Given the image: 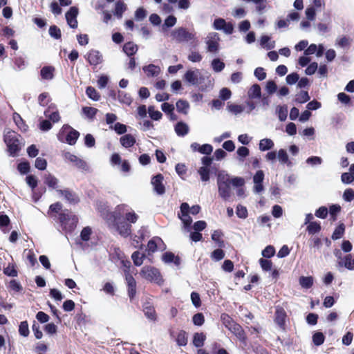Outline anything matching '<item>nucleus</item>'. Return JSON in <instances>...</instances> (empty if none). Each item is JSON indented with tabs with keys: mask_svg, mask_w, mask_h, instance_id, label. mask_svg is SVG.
Listing matches in <instances>:
<instances>
[{
	"mask_svg": "<svg viewBox=\"0 0 354 354\" xmlns=\"http://www.w3.org/2000/svg\"><path fill=\"white\" fill-rule=\"evenodd\" d=\"M274 146V142L271 139L264 138L259 142V149L261 151H266L271 149Z\"/></svg>",
	"mask_w": 354,
	"mask_h": 354,
	"instance_id": "5fc2aeb1",
	"label": "nucleus"
},
{
	"mask_svg": "<svg viewBox=\"0 0 354 354\" xmlns=\"http://www.w3.org/2000/svg\"><path fill=\"white\" fill-rule=\"evenodd\" d=\"M201 73L199 70H188L184 75V80L192 85H199L201 84L204 77H199Z\"/></svg>",
	"mask_w": 354,
	"mask_h": 354,
	"instance_id": "2eb2a0df",
	"label": "nucleus"
},
{
	"mask_svg": "<svg viewBox=\"0 0 354 354\" xmlns=\"http://www.w3.org/2000/svg\"><path fill=\"white\" fill-rule=\"evenodd\" d=\"M164 176L157 173L151 176V184L153 186V192L158 196H162L165 194L166 188L163 183Z\"/></svg>",
	"mask_w": 354,
	"mask_h": 354,
	"instance_id": "9d476101",
	"label": "nucleus"
},
{
	"mask_svg": "<svg viewBox=\"0 0 354 354\" xmlns=\"http://www.w3.org/2000/svg\"><path fill=\"white\" fill-rule=\"evenodd\" d=\"M57 326L53 322L47 323L44 326V330L49 335H55L57 333Z\"/></svg>",
	"mask_w": 354,
	"mask_h": 354,
	"instance_id": "69168bd1",
	"label": "nucleus"
},
{
	"mask_svg": "<svg viewBox=\"0 0 354 354\" xmlns=\"http://www.w3.org/2000/svg\"><path fill=\"white\" fill-rule=\"evenodd\" d=\"M174 131L178 136L184 137L189 133V127L185 122L179 121L175 124Z\"/></svg>",
	"mask_w": 354,
	"mask_h": 354,
	"instance_id": "c85d7f7f",
	"label": "nucleus"
},
{
	"mask_svg": "<svg viewBox=\"0 0 354 354\" xmlns=\"http://www.w3.org/2000/svg\"><path fill=\"white\" fill-rule=\"evenodd\" d=\"M161 243L163 245V248H161V251H165L167 246L162 239L158 236H155L149 240L147 243V248L146 250L149 252L154 253L158 250V244Z\"/></svg>",
	"mask_w": 354,
	"mask_h": 354,
	"instance_id": "6ab92c4d",
	"label": "nucleus"
},
{
	"mask_svg": "<svg viewBox=\"0 0 354 354\" xmlns=\"http://www.w3.org/2000/svg\"><path fill=\"white\" fill-rule=\"evenodd\" d=\"M206 334L203 332H196L192 337V344L198 349L202 348L206 340Z\"/></svg>",
	"mask_w": 354,
	"mask_h": 354,
	"instance_id": "cd10ccee",
	"label": "nucleus"
},
{
	"mask_svg": "<svg viewBox=\"0 0 354 354\" xmlns=\"http://www.w3.org/2000/svg\"><path fill=\"white\" fill-rule=\"evenodd\" d=\"M226 109L230 113L234 115L239 114L243 111V107L241 105L234 104L230 102L227 104Z\"/></svg>",
	"mask_w": 354,
	"mask_h": 354,
	"instance_id": "13d9d810",
	"label": "nucleus"
},
{
	"mask_svg": "<svg viewBox=\"0 0 354 354\" xmlns=\"http://www.w3.org/2000/svg\"><path fill=\"white\" fill-rule=\"evenodd\" d=\"M124 205H118L115 207V211H106V215H104V219L111 221L113 227L122 219L121 211Z\"/></svg>",
	"mask_w": 354,
	"mask_h": 354,
	"instance_id": "ddd939ff",
	"label": "nucleus"
},
{
	"mask_svg": "<svg viewBox=\"0 0 354 354\" xmlns=\"http://www.w3.org/2000/svg\"><path fill=\"white\" fill-rule=\"evenodd\" d=\"M44 183L51 189H56L58 187V179L51 174H46Z\"/></svg>",
	"mask_w": 354,
	"mask_h": 354,
	"instance_id": "e433bc0d",
	"label": "nucleus"
},
{
	"mask_svg": "<svg viewBox=\"0 0 354 354\" xmlns=\"http://www.w3.org/2000/svg\"><path fill=\"white\" fill-rule=\"evenodd\" d=\"M138 218V215L134 211L127 212L124 216H122V219L131 225V224L136 223Z\"/></svg>",
	"mask_w": 354,
	"mask_h": 354,
	"instance_id": "864d4df0",
	"label": "nucleus"
},
{
	"mask_svg": "<svg viewBox=\"0 0 354 354\" xmlns=\"http://www.w3.org/2000/svg\"><path fill=\"white\" fill-rule=\"evenodd\" d=\"M56 192L64 198L68 203L75 205L80 203V198L79 195L69 188L64 189H56Z\"/></svg>",
	"mask_w": 354,
	"mask_h": 354,
	"instance_id": "9b49d317",
	"label": "nucleus"
},
{
	"mask_svg": "<svg viewBox=\"0 0 354 354\" xmlns=\"http://www.w3.org/2000/svg\"><path fill=\"white\" fill-rule=\"evenodd\" d=\"M226 182H228L229 184H232L234 187H242L245 183V180L243 178L235 177V178H233L231 180H230V178L228 177L225 178L223 175V183H226Z\"/></svg>",
	"mask_w": 354,
	"mask_h": 354,
	"instance_id": "de8ad7c7",
	"label": "nucleus"
},
{
	"mask_svg": "<svg viewBox=\"0 0 354 354\" xmlns=\"http://www.w3.org/2000/svg\"><path fill=\"white\" fill-rule=\"evenodd\" d=\"M3 274L9 277H17L18 276V270L15 263H9L7 267L3 270Z\"/></svg>",
	"mask_w": 354,
	"mask_h": 354,
	"instance_id": "f704fd0d",
	"label": "nucleus"
},
{
	"mask_svg": "<svg viewBox=\"0 0 354 354\" xmlns=\"http://www.w3.org/2000/svg\"><path fill=\"white\" fill-rule=\"evenodd\" d=\"M192 323L196 326H201L205 323V316L202 313H197L192 317Z\"/></svg>",
	"mask_w": 354,
	"mask_h": 354,
	"instance_id": "052dcab7",
	"label": "nucleus"
},
{
	"mask_svg": "<svg viewBox=\"0 0 354 354\" xmlns=\"http://www.w3.org/2000/svg\"><path fill=\"white\" fill-rule=\"evenodd\" d=\"M161 260L165 264H174L176 266H179L181 263L180 257L171 251L165 252L161 256Z\"/></svg>",
	"mask_w": 354,
	"mask_h": 354,
	"instance_id": "aec40b11",
	"label": "nucleus"
},
{
	"mask_svg": "<svg viewBox=\"0 0 354 354\" xmlns=\"http://www.w3.org/2000/svg\"><path fill=\"white\" fill-rule=\"evenodd\" d=\"M98 110L95 108L91 106H84L82 108L83 113L89 119L93 120Z\"/></svg>",
	"mask_w": 354,
	"mask_h": 354,
	"instance_id": "e2e57ef3",
	"label": "nucleus"
},
{
	"mask_svg": "<svg viewBox=\"0 0 354 354\" xmlns=\"http://www.w3.org/2000/svg\"><path fill=\"white\" fill-rule=\"evenodd\" d=\"M44 115L48 118L50 121L53 123L58 122L61 118L58 111L56 109L55 105L53 104L48 105V109L44 111Z\"/></svg>",
	"mask_w": 354,
	"mask_h": 354,
	"instance_id": "b1692460",
	"label": "nucleus"
},
{
	"mask_svg": "<svg viewBox=\"0 0 354 354\" xmlns=\"http://www.w3.org/2000/svg\"><path fill=\"white\" fill-rule=\"evenodd\" d=\"M19 334L24 337H27L30 334L28 322L27 320L22 321L19 324Z\"/></svg>",
	"mask_w": 354,
	"mask_h": 354,
	"instance_id": "603ef678",
	"label": "nucleus"
},
{
	"mask_svg": "<svg viewBox=\"0 0 354 354\" xmlns=\"http://www.w3.org/2000/svg\"><path fill=\"white\" fill-rule=\"evenodd\" d=\"M190 297L192 305L196 308H199L202 304L200 294L196 291H193L191 292Z\"/></svg>",
	"mask_w": 354,
	"mask_h": 354,
	"instance_id": "0e129e2a",
	"label": "nucleus"
},
{
	"mask_svg": "<svg viewBox=\"0 0 354 354\" xmlns=\"http://www.w3.org/2000/svg\"><path fill=\"white\" fill-rule=\"evenodd\" d=\"M140 275L150 282H154L158 286H162L164 283V279L160 270L151 266H146L140 270Z\"/></svg>",
	"mask_w": 354,
	"mask_h": 354,
	"instance_id": "423d86ee",
	"label": "nucleus"
},
{
	"mask_svg": "<svg viewBox=\"0 0 354 354\" xmlns=\"http://www.w3.org/2000/svg\"><path fill=\"white\" fill-rule=\"evenodd\" d=\"M175 171L178 176L182 179L185 180V175L187 171V168L184 163H177L175 166Z\"/></svg>",
	"mask_w": 354,
	"mask_h": 354,
	"instance_id": "6e6d98bb",
	"label": "nucleus"
},
{
	"mask_svg": "<svg viewBox=\"0 0 354 354\" xmlns=\"http://www.w3.org/2000/svg\"><path fill=\"white\" fill-rule=\"evenodd\" d=\"M12 228L10 217L4 212H0V230L3 234L8 233Z\"/></svg>",
	"mask_w": 354,
	"mask_h": 354,
	"instance_id": "a878e982",
	"label": "nucleus"
},
{
	"mask_svg": "<svg viewBox=\"0 0 354 354\" xmlns=\"http://www.w3.org/2000/svg\"><path fill=\"white\" fill-rule=\"evenodd\" d=\"M127 10V6L122 1H118L115 4V10L113 11V15L118 18L121 19L122 17L123 13Z\"/></svg>",
	"mask_w": 354,
	"mask_h": 354,
	"instance_id": "79ce46f5",
	"label": "nucleus"
},
{
	"mask_svg": "<svg viewBox=\"0 0 354 354\" xmlns=\"http://www.w3.org/2000/svg\"><path fill=\"white\" fill-rule=\"evenodd\" d=\"M122 50L129 57H133L138 50V46L132 41H128L123 45Z\"/></svg>",
	"mask_w": 354,
	"mask_h": 354,
	"instance_id": "c756f323",
	"label": "nucleus"
},
{
	"mask_svg": "<svg viewBox=\"0 0 354 354\" xmlns=\"http://www.w3.org/2000/svg\"><path fill=\"white\" fill-rule=\"evenodd\" d=\"M57 136L60 142L74 145L80 137V133L69 124H64Z\"/></svg>",
	"mask_w": 354,
	"mask_h": 354,
	"instance_id": "20e7f679",
	"label": "nucleus"
},
{
	"mask_svg": "<svg viewBox=\"0 0 354 354\" xmlns=\"http://www.w3.org/2000/svg\"><path fill=\"white\" fill-rule=\"evenodd\" d=\"M110 163L113 167H117L123 173H129L131 169L129 162L122 159V156H110Z\"/></svg>",
	"mask_w": 354,
	"mask_h": 354,
	"instance_id": "f8f14e48",
	"label": "nucleus"
},
{
	"mask_svg": "<svg viewBox=\"0 0 354 354\" xmlns=\"http://www.w3.org/2000/svg\"><path fill=\"white\" fill-rule=\"evenodd\" d=\"M338 263L340 266H344L348 270L354 269V259L352 257L351 254L346 255Z\"/></svg>",
	"mask_w": 354,
	"mask_h": 354,
	"instance_id": "a18cd8bd",
	"label": "nucleus"
},
{
	"mask_svg": "<svg viewBox=\"0 0 354 354\" xmlns=\"http://www.w3.org/2000/svg\"><path fill=\"white\" fill-rule=\"evenodd\" d=\"M70 162L74 163V165L78 169L88 173L91 172V170L88 165L87 162L79 158V156H64Z\"/></svg>",
	"mask_w": 354,
	"mask_h": 354,
	"instance_id": "4be33fe9",
	"label": "nucleus"
},
{
	"mask_svg": "<svg viewBox=\"0 0 354 354\" xmlns=\"http://www.w3.org/2000/svg\"><path fill=\"white\" fill-rule=\"evenodd\" d=\"M214 160L221 161V156H202L201 167H205L207 168H216L215 165L213 163Z\"/></svg>",
	"mask_w": 354,
	"mask_h": 354,
	"instance_id": "2f4dec72",
	"label": "nucleus"
},
{
	"mask_svg": "<svg viewBox=\"0 0 354 354\" xmlns=\"http://www.w3.org/2000/svg\"><path fill=\"white\" fill-rule=\"evenodd\" d=\"M13 120L16 125L20 129L21 131H27L28 126L25 124L24 121L23 120V119L19 113H13Z\"/></svg>",
	"mask_w": 354,
	"mask_h": 354,
	"instance_id": "49530a36",
	"label": "nucleus"
},
{
	"mask_svg": "<svg viewBox=\"0 0 354 354\" xmlns=\"http://www.w3.org/2000/svg\"><path fill=\"white\" fill-rule=\"evenodd\" d=\"M117 98L120 103L127 104L128 106H130L133 101L131 95L129 93L120 90L118 91Z\"/></svg>",
	"mask_w": 354,
	"mask_h": 354,
	"instance_id": "c03bdc74",
	"label": "nucleus"
},
{
	"mask_svg": "<svg viewBox=\"0 0 354 354\" xmlns=\"http://www.w3.org/2000/svg\"><path fill=\"white\" fill-rule=\"evenodd\" d=\"M120 142L124 147L129 148L136 143V139L131 134H125L120 138Z\"/></svg>",
	"mask_w": 354,
	"mask_h": 354,
	"instance_id": "a19ab883",
	"label": "nucleus"
},
{
	"mask_svg": "<svg viewBox=\"0 0 354 354\" xmlns=\"http://www.w3.org/2000/svg\"><path fill=\"white\" fill-rule=\"evenodd\" d=\"M86 94L87 96L94 100L98 101L100 100V95L96 91V89L92 86H88L86 89Z\"/></svg>",
	"mask_w": 354,
	"mask_h": 354,
	"instance_id": "774afa93",
	"label": "nucleus"
},
{
	"mask_svg": "<svg viewBox=\"0 0 354 354\" xmlns=\"http://www.w3.org/2000/svg\"><path fill=\"white\" fill-rule=\"evenodd\" d=\"M59 225L66 234H71L77 227L79 218L77 215L72 214L68 209H64L59 213L57 218Z\"/></svg>",
	"mask_w": 354,
	"mask_h": 354,
	"instance_id": "f257e3e1",
	"label": "nucleus"
},
{
	"mask_svg": "<svg viewBox=\"0 0 354 354\" xmlns=\"http://www.w3.org/2000/svg\"><path fill=\"white\" fill-rule=\"evenodd\" d=\"M3 141L10 155L19 153L24 146V142L21 136L14 131H8L4 133Z\"/></svg>",
	"mask_w": 354,
	"mask_h": 354,
	"instance_id": "f03ea898",
	"label": "nucleus"
},
{
	"mask_svg": "<svg viewBox=\"0 0 354 354\" xmlns=\"http://www.w3.org/2000/svg\"><path fill=\"white\" fill-rule=\"evenodd\" d=\"M114 228L122 237H131V225L123 219L118 223Z\"/></svg>",
	"mask_w": 354,
	"mask_h": 354,
	"instance_id": "a211bd4d",
	"label": "nucleus"
},
{
	"mask_svg": "<svg viewBox=\"0 0 354 354\" xmlns=\"http://www.w3.org/2000/svg\"><path fill=\"white\" fill-rule=\"evenodd\" d=\"M190 147L194 153H199L202 155H212L213 147L209 144H203L201 145L197 142L191 144Z\"/></svg>",
	"mask_w": 354,
	"mask_h": 354,
	"instance_id": "412c9836",
	"label": "nucleus"
},
{
	"mask_svg": "<svg viewBox=\"0 0 354 354\" xmlns=\"http://www.w3.org/2000/svg\"><path fill=\"white\" fill-rule=\"evenodd\" d=\"M248 95L250 99H259L261 97V91L259 84H253L248 90Z\"/></svg>",
	"mask_w": 354,
	"mask_h": 354,
	"instance_id": "37998d69",
	"label": "nucleus"
},
{
	"mask_svg": "<svg viewBox=\"0 0 354 354\" xmlns=\"http://www.w3.org/2000/svg\"><path fill=\"white\" fill-rule=\"evenodd\" d=\"M48 33H49V35L55 39H61V37H62L61 30L56 25H52L49 27Z\"/></svg>",
	"mask_w": 354,
	"mask_h": 354,
	"instance_id": "4d7b16f0",
	"label": "nucleus"
},
{
	"mask_svg": "<svg viewBox=\"0 0 354 354\" xmlns=\"http://www.w3.org/2000/svg\"><path fill=\"white\" fill-rule=\"evenodd\" d=\"M62 208H63V205L61 202H59V201L55 202V203L50 205V206L48 207V214L50 216H52L53 213L57 214V215H58L57 218H58L59 213H60L61 212H62L64 210V209H62Z\"/></svg>",
	"mask_w": 354,
	"mask_h": 354,
	"instance_id": "3c124183",
	"label": "nucleus"
},
{
	"mask_svg": "<svg viewBox=\"0 0 354 354\" xmlns=\"http://www.w3.org/2000/svg\"><path fill=\"white\" fill-rule=\"evenodd\" d=\"M286 317V313L285 310L279 306H277L275 311V322L281 327L285 324V319Z\"/></svg>",
	"mask_w": 354,
	"mask_h": 354,
	"instance_id": "72a5a7b5",
	"label": "nucleus"
},
{
	"mask_svg": "<svg viewBox=\"0 0 354 354\" xmlns=\"http://www.w3.org/2000/svg\"><path fill=\"white\" fill-rule=\"evenodd\" d=\"M197 172L200 176L202 182L209 181L211 176L214 174L217 180V195L218 198H221V170L218 168H207L205 167H200Z\"/></svg>",
	"mask_w": 354,
	"mask_h": 354,
	"instance_id": "7ed1b4c3",
	"label": "nucleus"
},
{
	"mask_svg": "<svg viewBox=\"0 0 354 354\" xmlns=\"http://www.w3.org/2000/svg\"><path fill=\"white\" fill-rule=\"evenodd\" d=\"M16 168L21 175H28L30 172L31 166L27 159L21 158L16 160Z\"/></svg>",
	"mask_w": 354,
	"mask_h": 354,
	"instance_id": "5701e85b",
	"label": "nucleus"
},
{
	"mask_svg": "<svg viewBox=\"0 0 354 354\" xmlns=\"http://www.w3.org/2000/svg\"><path fill=\"white\" fill-rule=\"evenodd\" d=\"M84 57L91 66H97L103 61L102 55L100 52L94 49L89 50L84 55Z\"/></svg>",
	"mask_w": 354,
	"mask_h": 354,
	"instance_id": "f3484780",
	"label": "nucleus"
},
{
	"mask_svg": "<svg viewBox=\"0 0 354 354\" xmlns=\"http://www.w3.org/2000/svg\"><path fill=\"white\" fill-rule=\"evenodd\" d=\"M6 287L9 290H12L15 292L21 293L24 290L21 283L15 279H11Z\"/></svg>",
	"mask_w": 354,
	"mask_h": 354,
	"instance_id": "ea45409f",
	"label": "nucleus"
},
{
	"mask_svg": "<svg viewBox=\"0 0 354 354\" xmlns=\"http://www.w3.org/2000/svg\"><path fill=\"white\" fill-rule=\"evenodd\" d=\"M189 205L187 203H182L180 205V212H178V217L182 221L183 227L187 232L192 230V218L189 214Z\"/></svg>",
	"mask_w": 354,
	"mask_h": 354,
	"instance_id": "0eeeda50",
	"label": "nucleus"
},
{
	"mask_svg": "<svg viewBox=\"0 0 354 354\" xmlns=\"http://www.w3.org/2000/svg\"><path fill=\"white\" fill-rule=\"evenodd\" d=\"M299 284L302 288H310L313 284V278L312 277H301Z\"/></svg>",
	"mask_w": 354,
	"mask_h": 354,
	"instance_id": "338daca9",
	"label": "nucleus"
},
{
	"mask_svg": "<svg viewBox=\"0 0 354 354\" xmlns=\"http://www.w3.org/2000/svg\"><path fill=\"white\" fill-rule=\"evenodd\" d=\"M195 36V33L187 31V30L183 27L178 28L173 30L171 32V37L178 43L188 42L191 40L194 39Z\"/></svg>",
	"mask_w": 354,
	"mask_h": 354,
	"instance_id": "6e6552de",
	"label": "nucleus"
},
{
	"mask_svg": "<svg viewBox=\"0 0 354 354\" xmlns=\"http://www.w3.org/2000/svg\"><path fill=\"white\" fill-rule=\"evenodd\" d=\"M310 100L308 93L305 91H301L295 96V102L297 103L303 104Z\"/></svg>",
	"mask_w": 354,
	"mask_h": 354,
	"instance_id": "680f3d73",
	"label": "nucleus"
},
{
	"mask_svg": "<svg viewBox=\"0 0 354 354\" xmlns=\"http://www.w3.org/2000/svg\"><path fill=\"white\" fill-rule=\"evenodd\" d=\"M142 70L147 73V77H157L160 73V68L153 64L143 66Z\"/></svg>",
	"mask_w": 354,
	"mask_h": 354,
	"instance_id": "473e14b6",
	"label": "nucleus"
},
{
	"mask_svg": "<svg viewBox=\"0 0 354 354\" xmlns=\"http://www.w3.org/2000/svg\"><path fill=\"white\" fill-rule=\"evenodd\" d=\"M176 107L179 113L187 115L189 110V104L187 100L180 99L176 102Z\"/></svg>",
	"mask_w": 354,
	"mask_h": 354,
	"instance_id": "4c0bfd02",
	"label": "nucleus"
},
{
	"mask_svg": "<svg viewBox=\"0 0 354 354\" xmlns=\"http://www.w3.org/2000/svg\"><path fill=\"white\" fill-rule=\"evenodd\" d=\"M264 178L263 171L259 170L257 171L253 177V182L254 183V192L257 194H260L263 190V186L262 182Z\"/></svg>",
	"mask_w": 354,
	"mask_h": 354,
	"instance_id": "bb28decb",
	"label": "nucleus"
},
{
	"mask_svg": "<svg viewBox=\"0 0 354 354\" xmlns=\"http://www.w3.org/2000/svg\"><path fill=\"white\" fill-rule=\"evenodd\" d=\"M78 8L75 6H73L71 7L65 14L67 24L70 28L73 29L77 28L78 22L77 20V17L78 15Z\"/></svg>",
	"mask_w": 354,
	"mask_h": 354,
	"instance_id": "dca6fc26",
	"label": "nucleus"
},
{
	"mask_svg": "<svg viewBox=\"0 0 354 354\" xmlns=\"http://www.w3.org/2000/svg\"><path fill=\"white\" fill-rule=\"evenodd\" d=\"M142 311L145 316L149 320L155 322L158 319V316L154 306L149 302H145L143 305Z\"/></svg>",
	"mask_w": 354,
	"mask_h": 354,
	"instance_id": "393cba45",
	"label": "nucleus"
},
{
	"mask_svg": "<svg viewBox=\"0 0 354 354\" xmlns=\"http://www.w3.org/2000/svg\"><path fill=\"white\" fill-rule=\"evenodd\" d=\"M270 37L268 35H262L260 39V44L261 46L266 48L267 50H270L274 48L275 46V41H270Z\"/></svg>",
	"mask_w": 354,
	"mask_h": 354,
	"instance_id": "09e8293b",
	"label": "nucleus"
},
{
	"mask_svg": "<svg viewBox=\"0 0 354 354\" xmlns=\"http://www.w3.org/2000/svg\"><path fill=\"white\" fill-rule=\"evenodd\" d=\"M93 234L92 227L90 226L84 227L78 238L75 240V244L80 246L83 250L88 247V241L91 239Z\"/></svg>",
	"mask_w": 354,
	"mask_h": 354,
	"instance_id": "1a4fd4ad",
	"label": "nucleus"
},
{
	"mask_svg": "<svg viewBox=\"0 0 354 354\" xmlns=\"http://www.w3.org/2000/svg\"><path fill=\"white\" fill-rule=\"evenodd\" d=\"M55 67L45 66L40 71V75L43 80H51L54 78Z\"/></svg>",
	"mask_w": 354,
	"mask_h": 354,
	"instance_id": "7c9ffc66",
	"label": "nucleus"
},
{
	"mask_svg": "<svg viewBox=\"0 0 354 354\" xmlns=\"http://www.w3.org/2000/svg\"><path fill=\"white\" fill-rule=\"evenodd\" d=\"M175 341L178 346H185L188 342L187 333L184 330H180L178 332Z\"/></svg>",
	"mask_w": 354,
	"mask_h": 354,
	"instance_id": "58836bf2",
	"label": "nucleus"
},
{
	"mask_svg": "<svg viewBox=\"0 0 354 354\" xmlns=\"http://www.w3.org/2000/svg\"><path fill=\"white\" fill-rule=\"evenodd\" d=\"M223 324L225 326L235 335L241 337L243 330L241 326L233 322L227 315L223 314Z\"/></svg>",
	"mask_w": 354,
	"mask_h": 354,
	"instance_id": "4468645a",
	"label": "nucleus"
},
{
	"mask_svg": "<svg viewBox=\"0 0 354 354\" xmlns=\"http://www.w3.org/2000/svg\"><path fill=\"white\" fill-rule=\"evenodd\" d=\"M148 113L151 120L158 121L162 117V114L160 111L155 110L153 106H149L148 107Z\"/></svg>",
	"mask_w": 354,
	"mask_h": 354,
	"instance_id": "bf43d9fd",
	"label": "nucleus"
},
{
	"mask_svg": "<svg viewBox=\"0 0 354 354\" xmlns=\"http://www.w3.org/2000/svg\"><path fill=\"white\" fill-rule=\"evenodd\" d=\"M131 257L134 266L140 267L142 265L144 260L147 258V255L145 253H140L138 250H136L132 253Z\"/></svg>",
	"mask_w": 354,
	"mask_h": 354,
	"instance_id": "c9c22d12",
	"label": "nucleus"
},
{
	"mask_svg": "<svg viewBox=\"0 0 354 354\" xmlns=\"http://www.w3.org/2000/svg\"><path fill=\"white\" fill-rule=\"evenodd\" d=\"M26 182L32 191L35 190L39 183L37 177L33 174H28L26 177Z\"/></svg>",
	"mask_w": 354,
	"mask_h": 354,
	"instance_id": "8fccbe9b",
	"label": "nucleus"
},
{
	"mask_svg": "<svg viewBox=\"0 0 354 354\" xmlns=\"http://www.w3.org/2000/svg\"><path fill=\"white\" fill-rule=\"evenodd\" d=\"M122 267L124 268V272L125 274V279L127 283V292L128 296L131 301H132L136 295V281L132 274L130 273V268L131 263L129 260L121 261Z\"/></svg>",
	"mask_w": 354,
	"mask_h": 354,
	"instance_id": "39448f33",
	"label": "nucleus"
}]
</instances>
